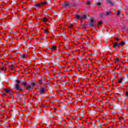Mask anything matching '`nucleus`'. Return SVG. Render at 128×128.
Instances as JSON below:
<instances>
[{
  "mask_svg": "<svg viewBox=\"0 0 128 128\" xmlns=\"http://www.w3.org/2000/svg\"><path fill=\"white\" fill-rule=\"evenodd\" d=\"M89 21L90 28H96V26H94V24H96L95 20L92 19V18H90Z\"/></svg>",
  "mask_w": 128,
  "mask_h": 128,
  "instance_id": "nucleus-1",
  "label": "nucleus"
},
{
  "mask_svg": "<svg viewBox=\"0 0 128 128\" xmlns=\"http://www.w3.org/2000/svg\"><path fill=\"white\" fill-rule=\"evenodd\" d=\"M16 92V98H19V100H21V98H22V96H24V94H22V93H20V92Z\"/></svg>",
  "mask_w": 128,
  "mask_h": 128,
  "instance_id": "nucleus-2",
  "label": "nucleus"
},
{
  "mask_svg": "<svg viewBox=\"0 0 128 128\" xmlns=\"http://www.w3.org/2000/svg\"><path fill=\"white\" fill-rule=\"evenodd\" d=\"M112 46H113L114 48H115V50H116V48H120V43L114 42V43H113Z\"/></svg>",
  "mask_w": 128,
  "mask_h": 128,
  "instance_id": "nucleus-3",
  "label": "nucleus"
},
{
  "mask_svg": "<svg viewBox=\"0 0 128 128\" xmlns=\"http://www.w3.org/2000/svg\"><path fill=\"white\" fill-rule=\"evenodd\" d=\"M120 78L118 80V82L119 84H122V80H125L126 78L123 77L122 74H120Z\"/></svg>",
  "mask_w": 128,
  "mask_h": 128,
  "instance_id": "nucleus-4",
  "label": "nucleus"
},
{
  "mask_svg": "<svg viewBox=\"0 0 128 128\" xmlns=\"http://www.w3.org/2000/svg\"><path fill=\"white\" fill-rule=\"evenodd\" d=\"M15 88L16 90H19L20 92V90H22V88H20V84H18L15 85Z\"/></svg>",
  "mask_w": 128,
  "mask_h": 128,
  "instance_id": "nucleus-5",
  "label": "nucleus"
},
{
  "mask_svg": "<svg viewBox=\"0 0 128 128\" xmlns=\"http://www.w3.org/2000/svg\"><path fill=\"white\" fill-rule=\"evenodd\" d=\"M110 14H112V12H110V10H108L106 12V14H104V16H110Z\"/></svg>",
  "mask_w": 128,
  "mask_h": 128,
  "instance_id": "nucleus-6",
  "label": "nucleus"
},
{
  "mask_svg": "<svg viewBox=\"0 0 128 128\" xmlns=\"http://www.w3.org/2000/svg\"><path fill=\"white\" fill-rule=\"evenodd\" d=\"M40 6H42L40 3H38L34 6V7L36 8V10H40Z\"/></svg>",
  "mask_w": 128,
  "mask_h": 128,
  "instance_id": "nucleus-7",
  "label": "nucleus"
},
{
  "mask_svg": "<svg viewBox=\"0 0 128 128\" xmlns=\"http://www.w3.org/2000/svg\"><path fill=\"white\" fill-rule=\"evenodd\" d=\"M106 2L107 4H110V6H114V2H112V0H106Z\"/></svg>",
  "mask_w": 128,
  "mask_h": 128,
  "instance_id": "nucleus-8",
  "label": "nucleus"
},
{
  "mask_svg": "<svg viewBox=\"0 0 128 128\" xmlns=\"http://www.w3.org/2000/svg\"><path fill=\"white\" fill-rule=\"evenodd\" d=\"M62 5L64 6L65 8H69L70 6V4L68 3V2H64Z\"/></svg>",
  "mask_w": 128,
  "mask_h": 128,
  "instance_id": "nucleus-9",
  "label": "nucleus"
},
{
  "mask_svg": "<svg viewBox=\"0 0 128 128\" xmlns=\"http://www.w3.org/2000/svg\"><path fill=\"white\" fill-rule=\"evenodd\" d=\"M40 94H42L45 92L44 88L40 87Z\"/></svg>",
  "mask_w": 128,
  "mask_h": 128,
  "instance_id": "nucleus-10",
  "label": "nucleus"
},
{
  "mask_svg": "<svg viewBox=\"0 0 128 128\" xmlns=\"http://www.w3.org/2000/svg\"><path fill=\"white\" fill-rule=\"evenodd\" d=\"M56 46H52V48H49V50H56Z\"/></svg>",
  "mask_w": 128,
  "mask_h": 128,
  "instance_id": "nucleus-11",
  "label": "nucleus"
},
{
  "mask_svg": "<svg viewBox=\"0 0 128 128\" xmlns=\"http://www.w3.org/2000/svg\"><path fill=\"white\" fill-rule=\"evenodd\" d=\"M81 26H82V28H86V22H85L84 24H81Z\"/></svg>",
  "mask_w": 128,
  "mask_h": 128,
  "instance_id": "nucleus-12",
  "label": "nucleus"
},
{
  "mask_svg": "<svg viewBox=\"0 0 128 128\" xmlns=\"http://www.w3.org/2000/svg\"><path fill=\"white\" fill-rule=\"evenodd\" d=\"M5 91L6 92V94H10L12 92L10 90H9V89H5Z\"/></svg>",
  "mask_w": 128,
  "mask_h": 128,
  "instance_id": "nucleus-13",
  "label": "nucleus"
},
{
  "mask_svg": "<svg viewBox=\"0 0 128 128\" xmlns=\"http://www.w3.org/2000/svg\"><path fill=\"white\" fill-rule=\"evenodd\" d=\"M43 22H48V19L44 17L43 18Z\"/></svg>",
  "mask_w": 128,
  "mask_h": 128,
  "instance_id": "nucleus-14",
  "label": "nucleus"
},
{
  "mask_svg": "<svg viewBox=\"0 0 128 128\" xmlns=\"http://www.w3.org/2000/svg\"><path fill=\"white\" fill-rule=\"evenodd\" d=\"M22 86H26V87L28 86L26 82H22Z\"/></svg>",
  "mask_w": 128,
  "mask_h": 128,
  "instance_id": "nucleus-15",
  "label": "nucleus"
},
{
  "mask_svg": "<svg viewBox=\"0 0 128 128\" xmlns=\"http://www.w3.org/2000/svg\"><path fill=\"white\" fill-rule=\"evenodd\" d=\"M26 88L28 90H30V88H32V86L28 85L26 87Z\"/></svg>",
  "mask_w": 128,
  "mask_h": 128,
  "instance_id": "nucleus-16",
  "label": "nucleus"
},
{
  "mask_svg": "<svg viewBox=\"0 0 128 128\" xmlns=\"http://www.w3.org/2000/svg\"><path fill=\"white\" fill-rule=\"evenodd\" d=\"M8 66L9 68H10V70H14V66Z\"/></svg>",
  "mask_w": 128,
  "mask_h": 128,
  "instance_id": "nucleus-17",
  "label": "nucleus"
},
{
  "mask_svg": "<svg viewBox=\"0 0 128 128\" xmlns=\"http://www.w3.org/2000/svg\"><path fill=\"white\" fill-rule=\"evenodd\" d=\"M40 4H41V6H44V4H46V2H42L40 3Z\"/></svg>",
  "mask_w": 128,
  "mask_h": 128,
  "instance_id": "nucleus-18",
  "label": "nucleus"
},
{
  "mask_svg": "<svg viewBox=\"0 0 128 128\" xmlns=\"http://www.w3.org/2000/svg\"><path fill=\"white\" fill-rule=\"evenodd\" d=\"M86 4L88 6H90V0H88Z\"/></svg>",
  "mask_w": 128,
  "mask_h": 128,
  "instance_id": "nucleus-19",
  "label": "nucleus"
},
{
  "mask_svg": "<svg viewBox=\"0 0 128 128\" xmlns=\"http://www.w3.org/2000/svg\"><path fill=\"white\" fill-rule=\"evenodd\" d=\"M122 84H126V78H125V79H122Z\"/></svg>",
  "mask_w": 128,
  "mask_h": 128,
  "instance_id": "nucleus-20",
  "label": "nucleus"
},
{
  "mask_svg": "<svg viewBox=\"0 0 128 128\" xmlns=\"http://www.w3.org/2000/svg\"><path fill=\"white\" fill-rule=\"evenodd\" d=\"M20 57L22 58H26V54H21Z\"/></svg>",
  "mask_w": 128,
  "mask_h": 128,
  "instance_id": "nucleus-21",
  "label": "nucleus"
},
{
  "mask_svg": "<svg viewBox=\"0 0 128 128\" xmlns=\"http://www.w3.org/2000/svg\"><path fill=\"white\" fill-rule=\"evenodd\" d=\"M75 16L78 19L80 20V18H82V17H80V16L76 14L75 15Z\"/></svg>",
  "mask_w": 128,
  "mask_h": 128,
  "instance_id": "nucleus-22",
  "label": "nucleus"
},
{
  "mask_svg": "<svg viewBox=\"0 0 128 128\" xmlns=\"http://www.w3.org/2000/svg\"><path fill=\"white\" fill-rule=\"evenodd\" d=\"M114 38L115 40H118V41L120 40H122V38H118V36Z\"/></svg>",
  "mask_w": 128,
  "mask_h": 128,
  "instance_id": "nucleus-23",
  "label": "nucleus"
},
{
  "mask_svg": "<svg viewBox=\"0 0 128 128\" xmlns=\"http://www.w3.org/2000/svg\"><path fill=\"white\" fill-rule=\"evenodd\" d=\"M102 2H96V4H97V6H101V4H102Z\"/></svg>",
  "mask_w": 128,
  "mask_h": 128,
  "instance_id": "nucleus-24",
  "label": "nucleus"
},
{
  "mask_svg": "<svg viewBox=\"0 0 128 128\" xmlns=\"http://www.w3.org/2000/svg\"><path fill=\"white\" fill-rule=\"evenodd\" d=\"M125 42L124 41H122L121 42L119 43L120 46H124V44Z\"/></svg>",
  "mask_w": 128,
  "mask_h": 128,
  "instance_id": "nucleus-25",
  "label": "nucleus"
},
{
  "mask_svg": "<svg viewBox=\"0 0 128 128\" xmlns=\"http://www.w3.org/2000/svg\"><path fill=\"white\" fill-rule=\"evenodd\" d=\"M44 32H45V34H48V32H50V31H48V28H46V30H44Z\"/></svg>",
  "mask_w": 128,
  "mask_h": 128,
  "instance_id": "nucleus-26",
  "label": "nucleus"
},
{
  "mask_svg": "<svg viewBox=\"0 0 128 128\" xmlns=\"http://www.w3.org/2000/svg\"><path fill=\"white\" fill-rule=\"evenodd\" d=\"M86 18V14L84 16V17L81 18V20H84Z\"/></svg>",
  "mask_w": 128,
  "mask_h": 128,
  "instance_id": "nucleus-27",
  "label": "nucleus"
},
{
  "mask_svg": "<svg viewBox=\"0 0 128 128\" xmlns=\"http://www.w3.org/2000/svg\"><path fill=\"white\" fill-rule=\"evenodd\" d=\"M34 86H36V83L32 82L31 84V86H32V88H34Z\"/></svg>",
  "mask_w": 128,
  "mask_h": 128,
  "instance_id": "nucleus-28",
  "label": "nucleus"
},
{
  "mask_svg": "<svg viewBox=\"0 0 128 128\" xmlns=\"http://www.w3.org/2000/svg\"><path fill=\"white\" fill-rule=\"evenodd\" d=\"M1 70H6V67H2V68H1Z\"/></svg>",
  "mask_w": 128,
  "mask_h": 128,
  "instance_id": "nucleus-29",
  "label": "nucleus"
},
{
  "mask_svg": "<svg viewBox=\"0 0 128 128\" xmlns=\"http://www.w3.org/2000/svg\"><path fill=\"white\" fill-rule=\"evenodd\" d=\"M16 84H20V82L18 80H16Z\"/></svg>",
  "mask_w": 128,
  "mask_h": 128,
  "instance_id": "nucleus-30",
  "label": "nucleus"
},
{
  "mask_svg": "<svg viewBox=\"0 0 128 128\" xmlns=\"http://www.w3.org/2000/svg\"><path fill=\"white\" fill-rule=\"evenodd\" d=\"M39 81L40 84H42V80H40Z\"/></svg>",
  "mask_w": 128,
  "mask_h": 128,
  "instance_id": "nucleus-31",
  "label": "nucleus"
},
{
  "mask_svg": "<svg viewBox=\"0 0 128 128\" xmlns=\"http://www.w3.org/2000/svg\"><path fill=\"white\" fill-rule=\"evenodd\" d=\"M120 10L117 11V16H120Z\"/></svg>",
  "mask_w": 128,
  "mask_h": 128,
  "instance_id": "nucleus-32",
  "label": "nucleus"
},
{
  "mask_svg": "<svg viewBox=\"0 0 128 128\" xmlns=\"http://www.w3.org/2000/svg\"><path fill=\"white\" fill-rule=\"evenodd\" d=\"M68 28H74V25H72V24H71L69 26Z\"/></svg>",
  "mask_w": 128,
  "mask_h": 128,
  "instance_id": "nucleus-33",
  "label": "nucleus"
},
{
  "mask_svg": "<svg viewBox=\"0 0 128 128\" xmlns=\"http://www.w3.org/2000/svg\"><path fill=\"white\" fill-rule=\"evenodd\" d=\"M102 24V21H100V22H98V24L99 25Z\"/></svg>",
  "mask_w": 128,
  "mask_h": 128,
  "instance_id": "nucleus-34",
  "label": "nucleus"
},
{
  "mask_svg": "<svg viewBox=\"0 0 128 128\" xmlns=\"http://www.w3.org/2000/svg\"><path fill=\"white\" fill-rule=\"evenodd\" d=\"M116 62H120V59L116 58Z\"/></svg>",
  "mask_w": 128,
  "mask_h": 128,
  "instance_id": "nucleus-35",
  "label": "nucleus"
},
{
  "mask_svg": "<svg viewBox=\"0 0 128 128\" xmlns=\"http://www.w3.org/2000/svg\"><path fill=\"white\" fill-rule=\"evenodd\" d=\"M28 90H29V92H32V88L28 89Z\"/></svg>",
  "mask_w": 128,
  "mask_h": 128,
  "instance_id": "nucleus-36",
  "label": "nucleus"
},
{
  "mask_svg": "<svg viewBox=\"0 0 128 128\" xmlns=\"http://www.w3.org/2000/svg\"><path fill=\"white\" fill-rule=\"evenodd\" d=\"M104 16V13H102L100 15V16Z\"/></svg>",
  "mask_w": 128,
  "mask_h": 128,
  "instance_id": "nucleus-37",
  "label": "nucleus"
},
{
  "mask_svg": "<svg viewBox=\"0 0 128 128\" xmlns=\"http://www.w3.org/2000/svg\"><path fill=\"white\" fill-rule=\"evenodd\" d=\"M126 96H128V91L126 92Z\"/></svg>",
  "mask_w": 128,
  "mask_h": 128,
  "instance_id": "nucleus-38",
  "label": "nucleus"
},
{
  "mask_svg": "<svg viewBox=\"0 0 128 128\" xmlns=\"http://www.w3.org/2000/svg\"><path fill=\"white\" fill-rule=\"evenodd\" d=\"M123 56H124V55L122 54V55L120 56V58H123Z\"/></svg>",
  "mask_w": 128,
  "mask_h": 128,
  "instance_id": "nucleus-39",
  "label": "nucleus"
},
{
  "mask_svg": "<svg viewBox=\"0 0 128 128\" xmlns=\"http://www.w3.org/2000/svg\"><path fill=\"white\" fill-rule=\"evenodd\" d=\"M122 50H124V48H122V49L120 50V52H122Z\"/></svg>",
  "mask_w": 128,
  "mask_h": 128,
  "instance_id": "nucleus-40",
  "label": "nucleus"
},
{
  "mask_svg": "<svg viewBox=\"0 0 128 128\" xmlns=\"http://www.w3.org/2000/svg\"><path fill=\"white\" fill-rule=\"evenodd\" d=\"M128 47L126 46H124V47H122V48H126Z\"/></svg>",
  "mask_w": 128,
  "mask_h": 128,
  "instance_id": "nucleus-41",
  "label": "nucleus"
},
{
  "mask_svg": "<svg viewBox=\"0 0 128 128\" xmlns=\"http://www.w3.org/2000/svg\"><path fill=\"white\" fill-rule=\"evenodd\" d=\"M97 26L99 27L100 26V24H98V23L97 24Z\"/></svg>",
  "mask_w": 128,
  "mask_h": 128,
  "instance_id": "nucleus-42",
  "label": "nucleus"
},
{
  "mask_svg": "<svg viewBox=\"0 0 128 128\" xmlns=\"http://www.w3.org/2000/svg\"><path fill=\"white\" fill-rule=\"evenodd\" d=\"M72 102V100H70V102H68V104H70Z\"/></svg>",
  "mask_w": 128,
  "mask_h": 128,
  "instance_id": "nucleus-43",
  "label": "nucleus"
},
{
  "mask_svg": "<svg viewBox=\"0 0 128 128\" xmlns=\"http://www.w3.org/2000/svg\"><path fill=\"white\" fill-rule=\"evenodd\" d=\"M14 66V68H18V66H16V65H15Z\"/></svg>",
  "mask_w": 128,
  "mask_h": 128,
  "instance_id": "nucleus-44",
  "label": "nucleus"
},
{
  "mask_svg": "<svg viewBox=\"0 0 128 128\" xmlns=\"http://www.w3.org/2000/svg\"><path fill=\"white\" fill-rule=\"evenodd\" d=\"M98 124H100V120L98 121Z\"/></svg>",
  "mask_w": 128,
  "mask_h": 128,
  "instance_id": "nucleus-45",
  "label": "nucleus"
},
{
  "mask_svg": "<svg viewBox=\"0 0 128 128\" xmlns=\"http://www.w3.org/2000/svg\"><path fill=\"white\" fill-rule=\"evenodd\" d=\"M94 126H96V122L93 123Z\"/></svg>",
  "mask_w": 128,
  "mask_h": 128,
  "instance_id": "nucleus-46",
  "label": "nucleus"
},
{
  "mask_svg": "<svg viewBox=\"0 0 128 128\" xmlns=\"http://www.w3.org/2000/svg\"><path fill=\"white\" fill-rule=\"evenodd\" d=\"M11 64H14V62H11Z\"/></svg>",
  "mask_w": 128,
  "mask_h": 128,
  "instance_id": "nucleus-47",
  "label": "nucleus"
},
{
  "mask_svg": "<svg viewBox=\"0 0 128 128\" xmlns=\"http://www.w3.org/2000/svg\"><path fill=\"white\" fill-rule=\"evenodd\" d=\"M26 52H28V50H26Z\"/></svg>",
  "mask_w": 128,
  "mask_h": 128,
  "instance_id": "nucleus-48",
  "label": "nucleus"
},
{
  "mask_svg": "<svg viewBox=\"0 0 128 128\" xmlns=\"http://www.w3.org/2000/svg\"><path fill=\"white\" fill-rule=\"evenodd\" d=\"M28 57V55H26V58Z\"/></svg>",
  "mask_w": 128,
  "mask_h": 128,
  "instance_id": "nucleus-49",
  "label": "nucleus"
},
{
  "mask_svg": "<svg viewBox=\"0 0 128 128\" xmlns=\"http://www.w3.org/2000/svg\"><path fill=\"white\" fill-rule=\"evenodd\" d=\"M72 36H74V34H72Z\"/></svg>",
  "mask_w": 128,
  "mask_h": 128,
  "instance_id": "nucleus-50",
  "label": "nucleus"
},
{
  "mask_svg": "<svg viewBox=\"0 0 128 128\" xmlns=\"http://www.w3.org/2000/svg\"><path fill=\"white\" fill-rule=\"evenodd\" d=\"M112 58V56H111L110 58Z\"/></svg>",
  "mask_w": 128,
  "mask_h": 128,
  "instance_id": "nucleus-51",
  "label": "nucleus"
},
{
  "mask_svg": "<svg viewBox=\"0 0 128 128\" xmlns=\"http://www.w3.org/2000/svg\"><path fill=\"white\" fill-rule=\"evenodd\" d=\"M84 32H86V30H84V32H82V33Z\"/></svg>",
  "mask_w": 128,
  "mask_h": 128,
  "instance_id": "nucleus-52",
  "label": "nucleus"
},
{
  "mask_svg": "<svg viewBox=\"0 0 128 128\" xmlns=\"http://www.w3.org/2000/svg\"><path fill=\"white\" fill-rule=\"evenodd\" d=\"M53 108H54V110H56V108H54V107H53Z\"/></svg>",
  "mask_w": 128,
  "mask_h": 128,
  "instance_id": "nucleus-53",
  "label": "nucleus"
},
{
  "mask_svg": "<svg viewBox=\"0 0 128 128\" xmlns=\"http://www.w3.org/2000/svg\"><path fill=\"white\" fill-rule=\"evenodd\" d=\"M69 40H71V38H69Z\"/></svg>",
  "mask_w": 128,
  "mask_h": 128,
  "instance_id": "nucleus-54",
  "label": "nucleus"
},
{
  "mask_svg": "<svg viewBox=\"0 0 128 128\" xmlns=\"http://www.w3.org/2000/svg\"><path fill=\"white\" fill-rule=\"evenodd\" d=\"M100 126H102V125H100Z\"/></svg>",
  "mask_w": 128,
  "mask_h": 128,
  "instance_id": "nucleus-55",
  "label": "nucleus"
},
{
  "mask_svg": "<svg viewBox=\"0 0 128 128\" xmlns=\"http://www.w3.org/2000/svg\"><path fill=\"white\" fill-rule=\"evenodd\" d=\"M24 92H26V90H24Z\"/></svg>",
  "mask_w": 128,
  "mask_h": 128,
  "instance_id": "nucleus-56",
  "label": "nucleus"
},
{
  "mask_svg": "<svg viewBox=\"0 0 128 128\" xmlns=\"http://www.w3.org/2000/svg\"><path fill=\"white\" fill-rule=\"evenodd\" d=\"M59 94H60V96H62V94H60V93H59Z\"/></svg>",
  "mask_w": 128,
  "mask_h": 128,
  "instance_id": "nucleus-57",
  "label": "nucleus"
},
{
  "mask_svg": "<svg viewBox=\"0 0 128 128\" xmlns=\"http://www.w3.org/2000/svg\"><path fill=\"white\" fill-rule=\"evenodd\" d=\"M94 30H97L96 28H94Z\"/></svg>",
  "mask_w": 128,
  "mask_h": 128,
  "instance_id": "nucleus-58",
  "label": "nucleus"
},
{
  "mask_svg": "<svg viewBox=\"0 0 128 128\" xmlns=\"http://www.w3.org/2000/svg\"><path fill=\"white\" fill-rule=\"evenodd\" d=\"M67 90H70L68 88Z\"/></svg>",
  "mask_w": 128,
  "mask_h": 128,
  "instance_id": "nucleus-59",
  "label": "nucleus"
},
{
  "mask_svg": "<svg viewBox=\"0 0 128 128\" xmlns=\"http://www.w3.org/2000/svg\"><path fill=\"white\" fill-rule=\"evenodd\" d=\"M56 102V101H53L52 102Z\"/></svg>",
  "mask_w": 128,
  "mask_h": 128,
  "instance_id": "nucleus-60",
  "label": "nucleus"
},
{
  "mask_svg": "<svg viewBox=\"0 0 128 128\" xmlns=\"http://www.w3.org/2000/svg\"><path fill=\"white\" fill-rule=\"evenodd\" d=\"M122 86H120V88H122Z\"/></svg>",
  "mask_w": 128,
  "mask_h": 128,
  "instance_id": "nucleus-61",
  "label": "nucleus"
},
{
  "mask_svg": "<svg viewBox=\"0 0 128 128\" xmlns=\"http://www.w3.org/2000/svg\"><path fill=\"white\" fill-rule=\"evenodd\" d=\"M106 32H108V30H106Z\"/></svg>",
  "mask_w": 128,
  "mask_h": 128,
  "instance_id": "nucleus-62",
  "label": "nucleus"
},
{
  "mask_svg": "<svg viewBox=\"0 0 128 128\" xmlns=\"http://www.w3.org/2000/svg\"><path fill=\"white\" fill-rule=\"evenodd\" d=\"M48 128H50V126H48Z\"/></svg>",
  "mask_w": 128,
  "mask_h": 128,
  "instance_id": "nucleus-63",
  "label": "nucleus"
},
{
  "mask_svg": "<svg viewBox=\"0 0 128 128\" xmlns=\"http://www.w3.org/2000/svg\"><path fill=\"white\" fill-rule=\"evenodd\" d=\"M87 16H88V14H87Z\"/></svg>",
  "mask_w": 128,
  "mask_h": 128,
  "instance_id": "nucleus-64",
  "label": "nucleus"
}]
</instances>
